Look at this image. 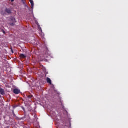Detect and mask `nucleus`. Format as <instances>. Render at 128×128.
<instances>
[{
	"label": "nucleus",
	"mask_w": 128,
	"mask_h": 128,
	"mask_svg": "<svg viewBox=\"0 0 128 128\" xmlns=\"http://www.w3.org/2000/svg\"><path fill=\"white\" fill-rule=\"evenodd\" d=\"M14 92L15 94H20V90L18 88H15L14 90Z\"/></svg>",
	"instance_id": "obj_2"
},
{
	"label": "nucleus",
	"mask_w": 128,
	"mask_h": 128,
	"mask_svg": "<svg viewBox=\"0 0 128 128\" xmlns=\"http://www.w3.org/2000/svg\"><path fill=\"white\" fill-rule=\"evenodd\" d=\"M13 114H14V116H16V114H14V112H13Z\"/></svg>",
	"instance_id": "obj_8"
},
{
	"label": "nucleus",
	"mask_w": 128,
	"mask_h": 128,
	"mask_svg": "<svg viewBox=\"0 0 128 128\" xmlns=\"http://www.w3.org/2000/svg\"><path fill=\"white\" fill-rule=\"evenodd\" d=\"M20 58H26V55L24 54H20Z\"/></svg>",
	"instance_id": "obj_4"
},
{
	"label": "nucleus",
	"mask_w": 128,
	"mask_h": 128,
	"mask_svg": "<svg viewBox=\"0 0 128 128\" xmlns=\"http://www.w3.org/2000/svg\"><path fill=\"white\" fill-rule=\"evenodd\" d=\"M12 22V23H10V26H14V23L16 22V18H14V17H12L10 18Z\"/></svg>",
	"instance_id": "obj_1"
},
{
	"label": "nucleus",
	"mask_w": 128,
	"mask_h": 128,
	"mask_svg": "<svg viewBox=\"0 0 128 128\" xmlns=\"http://www.w3.org/2000/svg\"><path fill=\"white\" fill-rule=\"evenodd\" d=\"M72 125H71V123H70V126H71Z\"/></svg>",
	"instance_id": "obj_12"
},
{
	"label": "nucleus",
	"mask_w": 128,
	"mask_h": 128,
	"mask_svg": "<svg viewBox=\"0 0 128 128\" xmlns=\"http://www.w3.org/2000/svg\"><path fill=\"white\" fill-rule=\"evenodd\" d=\"M0 94L4 96V90L2 88L0 89Z\"/></svg>",
	"instance_id": "obj_7"
},
{
	"label": "nucleus",
	"mask_w": 128,
	"mask_h": 128,
	"mask_svg": "<svg viewBox=\"0 0 128 128\" xmlns=\"http://www.w3.org/2000/svg\"><path fill=\"white\" fill-rule=\"evenodd\" d=\"M5 12H6V14H12V10L6 8L5 10Z\"/></svg>",
	"instance_id": "obj_3"
},
{
	"label": "nucleus",
	"mask_w": 128,
	"mask_h": 128,
	"mask_svg": "<svg viewBox=\"0 0 128 128\" xmlns=\"http://www.w3.org/2000/svg\"><path fill=\"white\" fill-rule=\"evenodd\" d=\"M2 32L4 34H6V32L4 30H3Z\"/></svg>",
	"instance_id": "obj_9"
},
{
	"label": "nucleus",
	"mask_w": 128,
	"mask_h": 128,
	"mask_svg": "<svg viewBox=\"0 0 128 128\" xmlns=\"http://www.w3.org/2000/svg\"><path fill=\"white\" fill-rule=\"evenodd\" d=\"M30 2L31 4V6H32V8H34V0H30Z\"/></svg>",
	"instance_id": "obj_5"
},
{
	"label": "nucleus",
	"mask_w": 128,
	"mask_h": 128,
	"mask_svg": "<svg viewBox=\"0 0 128 128\" xmlns=\"http://www.w3.org/2000/svg\"><path fill=\"white\" fill-rule=\"evenodd\" d=\"M22 2L24 4V0H22Z\"/></svg>",
	"instance_id": "obj_10"
},
{
	"label": "nucleus",
	"mask_w": 128,
	"mask_h": 128,
	"mask_svg": "<svg viewBox=\"0 0 128 128\" xmlns=\"http://www.w3.org/2000/svg\"><path fill=\"white\" fill-rule=\"evenodd\" d=\"M2 14H4V12H2Z\"/></svg>",
	"instance_id": "obj_11"
},
{
	"label": "nucleus",
	"mask_w": 128,
	"mask_h": 128,
	"mask_svg": "<svg viewBox=\"0 0 128 128\" xmlns=\"http://www.w3.org/2000/svg\"><path fill=\"white\" fill-rule=\"evenodd\" d=\"M46 80L48 84H52V80H50V78H47Z\"/></svg>",
	"instance_id": "obj_6"
}]
</instances>
